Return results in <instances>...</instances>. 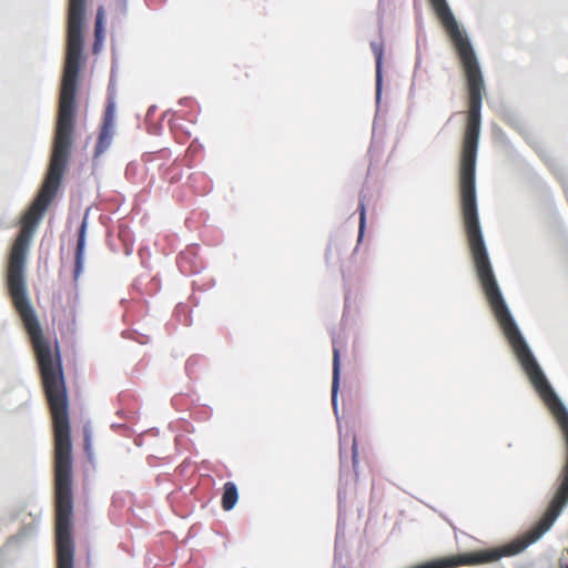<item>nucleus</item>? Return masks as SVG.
Returning <instances> with one entry per match:
<instances>
[{"mask_svg":"<svg viewBox=\"0 0 568 568\" xmlns=\"http://www.w3.org/2000/svg\"><path fill=\"white\" fill-rule=\"evenodd\" d=\"M87 226H88V217L85 215L83 217V221L80 225L79 233H78V242H77L75 257H74V280H78V277L80 276V274L82 272Z\"/></svg>","mask_w":568,"mask_h":568,"instance_id":"1","label":"nucleus"},{"mask_svg":"<svg viewBox=\"0 0 568 568\" xmlns=\"http://www.w3.org/2000/svg\"><path fill=\"white\" fill-rule=\"evenodd\" d=\"M104 9L103 7H99L97 10V17H95V26H94V43L92 51L94 54L99 53L102 49L103 41H104Z\"/></svg>","mask_w":568,"mask_h":568,"instance_id":"2","label":"nucleus"},{"mask_svg":"<svg viewBox=\"0 0 568 568\" xmlns=\"http://www.w3.org/2000/svg\"><path fill=\"white\" fill-rule=\"evenodd\" d=\"M239 500L237 487L232 481H226L223 486V495L221 506L224 510L229 511L234 508Z\"/></svg>","mask_w":568,"mask_h":568,"instance_id":"3","label":"nucleus"},{"mask_svg":"<svg viewBox=\"0 0 568 568\" xmlns=\"http://www.w3.org/2000/svg\"><path fill=\"white\" fill-rule=\"evenodd\" d=\"M113 131L114 129L101 126L94 150L95 156H100L109 149L112 142Z\"/></svg>","mask_w":568,"mask_h":568,"instance_id":"4","label":"nucleus"},{"mask_svg":"<svg viewBox=\"0 0 568 568\" xmlns=\"http://www.w3.org/2000/svg\"><path fill=\"white\" fill-rule=\"evenodd\" d=\"M341 351L336 343H333V381H332V398L335 400L338 383H339V374H341Z\"/></svg>","mask_w":568,"mask_h":568,"instance_id":"5","label":"nucleus"},{"mask_svg":"<svg viewBox=\"0 0 568 568\" xmlns=\"http://www.w3.org/2000/svg\"><path fill=\"white\" fill-rule=\"evenodd\" d=\"M371 49L376 59V77H377V81H379L381 80V71H382V61H383V54H384L383 43L382 42H372Z\"/></svg>","mask_w":568,"mask_h":568,"instance_id":"6","label":"nucleus"},{"mask_svg":"<svg viewBox=\"0 0 568 568\" xmlns=\"http://www.w3.org/2000/svg\"><path fill=\"white\" fill-rule=\"evenodd\" d=\"M114 113L115 106L112 101H110L105 108L103 114V122L101 126L114 129Z\"/></svg>","mask_w":568,"mask_h":568,"instance_id":"7","label":"nucleus"},{"mask_svg":"<svg viewBox=\"0 0 568 568\" xmlns=\"http://www.w3.org/2000/svg\"><path fill=\"white\" fill-rule=\"evenodd\" d=\"M365 221H366V210H365V203L364 201L359 202V234L358 239L363 236L364 229H365Z\"/></svg>","mask_w":568,"mask_h":568,"instance_id":"8","label":"nucleus"},{"mask_svg":"<svg viewBox=\"0 0 568 568\" xmlns=\"http://www.w3.org/2000/svg\"><path fill=\"white\" fill-rule=\"evenodd\" d=\"M84 436V450L90 456L92 454V443H91V430L88 426L83 429Z\"/></svg>","mask_w":568,"mask_h":568,"instance_id":"9","label":"nucleus"},{"mask_svg":"<svg viewBox=\"0 0 568 568\" xmlns=\"http://www.w3.org/2000/svg\"><path fill=\"white\" fill-rule=\"evenodd\" d=\"M352 459H353V466L354 468H356L357 466V459H358V452H357V442H356V438L353 437V440H352Z\"/></svg>","mask_w":568,"mask_h":568,"instance_id":"10","label":"nucleus"},{"mask_svg":"<svg viewBox=\"0 0 568 568\" xmlns=\"http://www.w3.org/2000/svg\"><path fill=\"white\" fill-rule=\"evenodd\" d=\"M565 568H568V566H566Z\"/></svg>","mask_w":568,"mask_h":568,"instance_id":"11","label":"nucleus"}]
</instances>
